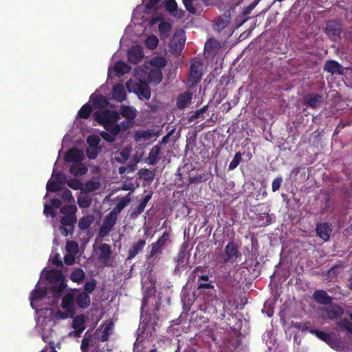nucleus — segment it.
Returning a JSON list of instances; mask_svg holds the SVG:
<instances>
[{"instance_id": "nucleus-1", "label": "nucleus", "mask_w": 352, "mask_h": 352, "mask_svg": "<svg viewBox=\"0 0 352 352\" xmlns=\"http://www.w3.org/2000/svg\"><path fill=\"white\" fill-rule=\"evenodd\" d=\"M41 278H45L47 283L43 287V283L38 282L31 292L30 305L38 315L36 331L41 336L43 340L48 342L50 347L54 349V343L50 338L54 333L55 315L51 308H43L42 306L56 304L66 287V283L63 273L58 270H47L45 268L41 272Z\"/></svg>"}, {"instance_id": "nucleus-2", "label": "nucleus", "mask_w": 352, "mask_h": 352, "mask_svg": "<svg viewBox=\"0 0 352 352\" xmlns=\"http://www.w3.org/2000/svg\"><path fill=\"white\" fill-rule=\"evenodd\" d=\"M136 116L134 107L122 105L120 113L109 109L102 110L94 113V119L105 129L100 135L107 142H113L117 135L133 126Z\"/></svg>"}, {"instance_id": "nucleus-3", "label": "nucleus", "mask_w": 352, "mask_h": 352, "mask_svg": "<svg viewBox=\"0 0 352 352\" xmlns=\"http://www.w3.org/2000/svg\"><path fill=\"white\" fill-rule=\"evenodd\" d=\"M140 69H135V76L140 81L141 83H138L135 80H129L126 82V88L129 92L135 93L140 100H148L151 98V89L148 85L145 83V78L139 76V71Z\"/></svg>"}, {"instance_id": "nucleus-4", "label": "nucleus", "mask_w": 352, "mask_h": 352, "mask_svg": "<svg viewBox=\"0 0 352 352\" xmlns=\"http://www.w3.org/2000/svg\"><path fill=\"white\" fill-rule=\"evenodd\" d=\"M75 312V296L73 293L69 292L63 296L60 309H58L54 314L56 319L64 320L73 317Z\"/></svg>"}, {"instance_id": "nucleus-5", "label": "nucleus", "mask_w": 352, "mask_h": 352, "mask_svg": "<svg viewBox=\"0 0 352 352\" xmlns=\"http://www.w3.org/2000/svg\"><path fill=\"white\" fill-rule=\"evenodd\" d=\"M76 211L77 207L74 204L62 207L60 212L63 214V217L60 220L61 225L74 228V226L77 221Z\"/></svg>"}, {"instance_id": "nucleus-6", "label": "nucleus", "mask_w": 352, "mask_h": 352, "mask_svg": "<svg viewBox=\"0 0 352 352\" xmlns=\"http://www.w3.org/2000/svg\"><path fill=\"white\" fill-rule=\"evenodd\" d=\"M320 314L324 319L333 320L340 317L343 314L342 308L331 302L327 306L319 309Z\"/></svg>"}, {"instance_id": "nucleus-7", "label": "nucleus", "mask_w": 352, "mask_h": 352, "mask_svg": "<svg viewBox=\"0 0 352 352\" xmlns=\"http://www.w3.org/2000/svg\"><path fill=\"white\" fill-rule=\"evenodd\" d=\"M118 217L114 213L109 212L104 219L99 230V235L101 237L107 236L116 225Z\"/></svg>"}, {"instance_id": "nucleus-8", "label": "nucleus", "mask_w": 352, "mask_h": 352, "mask_svg": "<svg viewBox=\"0 0 352 352\" xmlns=\"http://www.w3.org/2000/svg\"><path fill=\"white\" fill-rule=\"evenodd\" d=\"M185 41L184 32L183 31L176 32L170 43L171 52L179 54L184 46Z\"/></svg>"}, {"instance_id": "nucleus-9", "label": "nucleus", "mask_w": 352, "mask_h": 352, "mask_svg": "<svg viewBox=\"0 0 352 352\" xmlns=\"http://www.w3.org/2000/svg\"><path fill=\"white\" fill-rule=\"evenodd\" d=\"M149 302H155L156 300L155 296H153V289H151L148 292L144 294L142 300V305L141 307V320L142 322L147 324L148 320L147 319V315L148 314V308L147 307Z\"/></svg>"}, {"instance_id": "nucleus-10", "label": "nucleus", "mask_w": 352, "mask_h": 352, "mask_svg": "<svg viewBox=\"0 0 352 352\" xmlns=\"http://www.w3.org/2000/svg\"><path fill=\"white\" fill-rule=\"evenodd\" d=\"M224 262H234L240 255L237 245L233 242L230 241L226 246Z\"/></svg>"}, {"instance_id": "nucleus-11", "label": "nucleus", "mask_w": 352, "mask_h": 352, "mask_svg": "<svg viewBox=\"0 0 352 352\" xmlns=\"http://www.w3.org/2000/svg\"><path fill=\"white\" fill-rule=\"evenodd\" d=\"M128 60L131 63L137 64L144 58V52L140 45H135L131 47L127 53Z\"/></svg>"}, {"instance_id": "nucleus-12", "label": "nucleus", "mask_w": 352, "mask_h": 352, "mask_svg": "<svg viewBox=\"0 0 352 352\" xmlns=\"http://www.w3.org/2000/svg\"><path fill=\"white\" fill-rule=\"evenodd\" d=\"M189 258L190 254L186 251V248H182L175 258V262L176 263L175 270L179 272L182 269L184 268L188 265Z\"/></svg>"}, {"instance_id": "nucleus-13", "label": "nucleus", "mask_w": 352, "mask_h": 352, "mask_svg": "<svg viewBox=\"0 0 352 352\" xmlns=\"http://www.w3.org/2000/svg\"><path fill=\"white\" fill-rule=\"evenodd\" d=\"M342 26L339 22L336 21H329L326 25V33L332 39L340 36L342 32Z\"/></svg>"}, {"instance_id": "nucleus-14", "label": "nucleus", "mask_w": 352, "mask_h": 352, "mask_svg": "<svg viewBox=\"0 0 352 352\" xmlns=\"http://www.w3.org/2000/svg\"><path fill=\"white\" fill-rule=\"evenodd\" d=\"M83 159V151L77 148H71L65 155V160L67 162H81Z\"/></svg>"}, {"instance_id": "nucleus-15", "label": "nucleus", "mask_w": 352, "mask_h": 352, "mask_svg": "<svg viewBox=\"0 0 352 352\" xmlns=\"http://www.w3.org/2000/svg\"><path fill=\"white\" fill-rule=\"evenodd\" d=\"M202 76L201 64L199 61L194 62L190 65V72L189 80L192 83H196Z\"/></svg>"}, {"instance_id": "nucleus-16", "label": "nucleus", "mask_w": 352, "mask_h": 352, "mask_svg": "<svg viewBox=\"0 0 352 352\" xmlns=\"http://www.w3.org/2000/svg\"><path fill=\"white\" fill-rule=\"evenodd\" d=\"M157 133L154 129L138 130L134 133V140L136 142L150 140L155 138Z\"/></svg>"}, {"instance_id": "nucleus-17", "label": "nucleus", "mask_w": 352, "mask_h": 352, "mask_svg": "<svg viewBox=\"0 0 352 352\" xmlns=\"http://www.w3.org/2000/svg\"><path fill=\"white\" fill-rule=\"evenodd\" d=\"M145 245V239H139L137 242L133 243L128 250L127 260H131L135 257L136 255L143 250Z\"/></svg>"}, {"instance_id": "nucleus-18", "label": "nucleus", "mask_w": 352, "mask_h": 352, "mask_svg": "<svg viewBox=\"0 0 352 352\" xmlns=\"http://www.w3.org/2000/svg\"><path fill=\"white\" fill-rule=\"evenodd\" d=\"M145 4V12L152 14L162 8L165 0H142Z\"/></svg>"}, {"instance_id": "nucleus-19", "label": "nucleus", "mask_w": 352, "mask_h": 352, "mask_svg": "<svg viewBox=\"0 0 352 352\" xmlns=\"http://www.w3.org/2000/svg\"><path fill=\"white\" fill-rule=\"evenodd\" d=\"M131 69V67L122 61L117 62L114 67H109L108 69L109 76L111 74L112 72H115L118 76H121L128 73Z\"/></svg>"}, {"instance_id": "nucleus-20", "label": "nucleus", "mask_w": 352, "mask_h": 352, "mask_svg": "<svg viewBox=\"0 0 352 352\" xmlns=\"http://www.w3.org/2000/svg\"><path fill=\"white\" fill-rule=\"evenodd\" d=\"M317 234L324 241H327L329 239L332 232L331 225L327 223H319L316 226Z\"/></svg>"}, {"instance_id": "nucleus-21", "label": "nucleus", "mask_w": 352, "mask_h": 352, "mask_svg": "<svg viewBox=\"0 0 352 352\" xmlns=\"http://www.w3.org/2000/svg\"><path fill=\"white\" fill-rule=\"evenodd\" d=\"M324 69L331 74H342L344 69L337 61L327 60L324 65Z\"/></svg>"}, {"instance_id": "nucleus-22", "label": "nucleus", "mask_w": 352, "mask_h": 352, "mask_svg": "<svg viewBox=\"0 0 352 352\" xmlns=\"http://www.w3.org/2000/svg\"><path fill=\"white\" fill-rule=\"evenodd\" d=\"M98 250L100 251L99 260L107 265L111 255V246L107 243H102L99 246Z\"/></svg>"}, {"instance_id": "nucleus-23", "label": "nucleus", "mask_w": 352, "mask_h": 352, "mask_svg": "<svg viewBox=\"0 0 352 352\" xmlns=\"http://www.w3.org/2000/svg\"><path fill=\"white\" fill-rule=\"evenodd\" d=\"M149 251L146 255V258L148 260H156L160 258V256L162 254V249L155 242L151 243L149 246Z\"/></svg>"}, {"instance_id": "nucleus-24", "label": "nucleus", "mask_w": 352, "mask_h": 352, "mask_svg": "<svg viewBox=\"0 0 352 352\" xmlns=\"http://www.w3.org/2000/svg\"><path fill=\"white\" fill-rule=\"evenodd\" d=\"M112 96L114 100L122 102L126 99V91L123 85H116L112 90Z\"/></svg>"}, {"instance_id": "nucleus-25", "label": "nucleus", "mask_w": 352, "mask_h": 352, "mask_svg": "<svg viewBox=\"0 0 352 352\" xmlns=\"http://www.w3.org/2000/svg\"><path fill=\"white\" fill-rule=\"evenodd\" d=\"M192 96V94L188 91L179 96L177 99V107L180 109L186 108L191 103Z\"/></svg>"}, {"instance_id": "nucleus-26", "label": "nucleus", "mask_w": 352, "mask_h": 352, "mask_svg": "<svg viewBox=\"0 0 352 352\" xmlns=\"http://www.w3.org/2000/svg\"><path fill=\"white\" fill-rule=\"evenodd\" d=\"M162 79V72L160 69H151L148 74V81L153 85H158Z\"/></svg>"}, {"instance_id": "nucleus-27", "label": "nucleus", "mask_w": 352, "mask_h": 352, "mask_svg": "<svg viewBox=\"0 0 352 352\" xmlns=\"http://www.w3.org/2000/svg\"><path fill=\"white\" fill-rule=\"evenodd\" d=\"M314 298L318 303L327 305L331 302L332 298L323 290H317L314 294Z\"/></svg>"}, {"instance_id": "nucleus-28", "label": "nucleus", "mask_w": 352, "mask_h": 352, "mask_svg": "<svg viewBox=\"0 0 352 352\" xmlns=\"http://www.w3.org/2000/svg\"><path fill=\"white\" fill-rule=\"evenodd\" d=\"M131 197L129 193L125 197H123L119 199L118 204L111 211V212L114 213V214L118 217V214L131 202Z\"/></svg>"}, {"instance_id": "nucleus-29", "label": "nucleus", "mask_w": 352, "mask_h": 352, "mask_svg": "<svg viewBox=\"0 0 352 352\" xmlns=\"http://www.w3.org/2000/svg\"><path fill=\"white\" fill-rule=\"evenodd\" d=\"M161 151V148L159 145L154 146L149 152L148 157L146 159L148 164L154 165L159 160V155Z\"/></svg>"}, {"instance_id": "nucleus-30", "label": "nucleus", "mask_w": 352, "mask_h": 352, "mask_svg": "<svg viewBox=\"0 0 352 352\" xmlns=\"http://www.w3.org/2000/svg\"><path fill=\"white\" fill-rule=\"evenodd\" d=\"M75 300L78 305L83 309L87 308L90 305V297L86 292H80L76 297Z\"/></svg>"}, {"instance_id": "nucleus-31", "label": "nucleus", "mask_w": 352, "mask_h": 352, "mask_svg": "<svg viewBox=\"0 0 352 352\" xmlns=\"http://www.w3.org/2000/svg\"><path fill=\"white\" fill-rule=\"evenodd\" d=\"M149 65L154 69L162 70L167 65V60L164 56H155L149 60Z\"/></svg>"}, {"instance_id": "nucleus-32", "label": "nucleus", "mask_w": 352, "mask_h": 352, "mask_svg": "<svg viewBox=\"0 0 352 352\" xmlns=\"http://www.w3.org/2000/svg\"><path fill=\"white\" fill-rule=\"evenodd\" d=\"M69 172L71 174H72L73 175H75V176L84 175L87 172V168L83 164H81L80 162H78V163L72 164L70 166Z\"/></svg>"}, {"instance_id": "nucleus-33", "label": "nucleus", "mask_w": 352, "mask_h": 352, "mask_svg": "<svg viewBox=\"0 0 352 352\" xmlns=\"http://www.w3.org/2000/svg\"><path fill=\"white\" fill-rule=\"evenodd\" d=\"M306 102L311 107L316 108L320 105L322 99L320 95L309 94L305 97Z\"/></svg>"}, {"instance_id": "nucleus-34", "label": "nucleus", "mask_w": 352, "mask_h": 352, "mask_svg": "<svg viewBox=\"0 0 352 352\" xmlns=\"http://www.w3.org/2000/svg\"><path fill=\"white\" fill-rule=\"evenodd\" d=\"M100 187V183L96 179H91L82 185V192H93Z\"/></svg>"}, {"instance_id": "nucleus-35", "label": "nucleus", "mask_w": 352, "mask_h": 352, "mask_svg": "<svg viewBox=\"0 0 352 352\" xmlns=\"http://www.w3.org/2000/svg\"><path fill=\"white\" fill-rule=\"evenodd\" d=\"M85 318L83 315H78L73 319L72 327L74 329H78L82 332L85 329Z\"/></svg>"}, {"instance_id": "nucleus-36", "label": "nucleus", "mask_w": 352, "mask_h": 352, "mask_svg": "<svg viewBox=\"0 0 352 352\" xmlns=\"http://www.w3.org/2000/svg\"><path fill=\"white\" fill-rule=\"evenodd\" d=\"M171 241L170 239V233L168 231H165L162 235L155 241V243L160 245L162 249H165L170 243Z\"/></svg>"}, {"instance_id": "nucleus-37", "label": "nucleus", "mask_w": 352, "mask_h": 352, "mask_svg": "<svg viewBox=\"0 0 352 352\" xmlns=\"http://www.w3.org/2000/svg\"><path fill=\"white\" fill-rule=\"evenodd\" d=\"M94 221V217L91 215H87L82 217L79 222L78 227L80 230H87Z\"/></svg>"}, {"instance_id": "nucleus-38", "label": "nucleus", "mask_w": 352, "mask_h": 352, "mask_svg": "<svg viewBox=\"0 0 352 352\" xmlns=\"http://www.w3.org/2000/svg\"><path fill=\"white\" fill-rule=\"evenodd\" d=\"M91 204V199L89 196L82 194L78 197V204L81 208H87Z\"/></svg>"}, {"instance_id": "nucleus-39", "label": "nucleus", "mask_w": 352, "mask_h": 352, "mask_svg": "<svg viewBox=\"0 0 352 352\" xmlns=\"http://www.w3.org/2000/svg\"><path fill=\"white\" fill-rule=\"evenodd\" d=\"M145 46L149 50H155L158 45L159 40L156 36L151 35L145 40Z\"/></svg>"}, {"instance_id": "nucleus-40", "label": "nucleus", "mask_w": 352, "mask_h": 352, "mask_svg": "<svg viewBox=\"0 0 352 352\" xmlns=\"http://www.w3.org/2000/svg\"><path fill=\"white\" fill-rule=\"evenodd\" d=\"M85 273L82 269L78 268L74 270L70 276V278L75 283H80L84 280Z\"/></svg>"}, {"instance_id": "nucleus-41", "label": "nucleus", "mask_w": 352, "mask_h": 352, "mask_svg": "<svg viewBox=\"0 0 352 352\" xmlns=\"http://www.w3.org/2000/svg\"><path fill=\"white\" fill-rule=\"evenodd\" d=\"M310 333L315 335L318 338L325 342L326 343L330 342V338L332 336V335L329 333L315 329H311Z\"/></svg>"}, {"instance_id": "nucleus-42", "label": "nucleus", "mask_w": 352, "mask_h": 352, "mask_svg": "<svg viewBox=\"0 0 352 352\" xmlns=\"http://www.w3.org/2000/svg\"><path fill=\"white\" fill-rule=\"evenodd\" d=\"M208 277L206 275H202L199 278L198 289H214V286L208 282Z\"/></svg>"}, {"instance_id": "nucleus-43", "label": "nucleus", "mask_w": 352, "mask_h": 352, "mask_svg": "<svg viewBox=\"0 0 352 352\" xmlns=\"http://www.w3.org/2000/svg\"><path fill=\"white\" fill-rule=\"evenodd\" d=\"M92 109L88 104H84L78 112V116L82 118L87 119L89 117Z\"/></svg>"}, {"instance_id": "nucleus-44", "label": "nucleus", "mask_w": 352, "mask_h": 352, "mask_svg": "<svg viewBox=\"0 0 352 352\" xmlns=\"http://www.w3.org/2000/svg\"><path fill=\"white\" fill-rule=\"evenodd\" d=\"M159 32L162 35L168 36L171 30L170 23L166 21H161L158 25Z\"/></svg>"}, {"instance_id": "nucleus-45", "label": "nucleus", "mask_w": 352, "mask_h": 352, "mask_svg": "<svg viewBox=\"0 0 352 352\" xmlns=\"http://www.w3.org/2000/svg\"><path fill=\"white\" fill-rule=\"evenodd\" d=\"M66 251L68 253H71L76 255L79 252L78 244L73 241H69L66 243Z\"/></svg>"}, {"instance_id": "nucleus-46", "label": "nucleus", "mask_w": 352, "mask_h": 352, "mask_svg": "<svg viewBox=\"0 0 352 352\" xmlns=\"http://www.w3.org/2000/svg\"><path fill=\"white\" fill-rule=\"evenodd\" d=\"M90 100L96 107H99L106 102L105 98L100 94H93L90 96Z\"/></svg>"}, {"instance_id": "nucleus-47", "label": "nucleus", "mask_w": 352, "mask_h": 352, "mask_svg": "<svg viewBox=\"0 0 352 352\" xmlns=\"http://www.w3.org/2000/svg\"><path fill=\"white\" fill-rule=\"evenodd\" d=\"M46 189L50 192H58L60 190V184L55 180L50 179L46 185Z\"/></svg>"}, {"instance_id": "nucleus-48", "label": "nucleus", "mask_w": 352, "mask_h": 352, "mask_svg": "<svg viewBox=\"0 0 352 352\" xmlns=\"http://www.w3.org/2000/svg\"><path fill=\"white\" fill-rule=\"evenodd\" d=\"M91 340V335L88 332H86L81 343L82 352H87L89 347V343Z\"/></svg>"}, {"instance_id": "nucleus-49", "label": "nucleus", "mask_w": 352, "mask_h": 352, "mask_svg": "<svg viewBox=\"0 0 352 352\" xmlns=\"http://www.w3.org/2000/svg\"><path fill=\"white\" fill-rule=\"evenodd\" d=\"M190 182L192 184H198L206 182L208 179V176L206 173H201L195 176L190 177Z\"/></svg>"}, {"instance_id": "nucleus-50", "label": "nucleus", "mask_w": 352, "mask_h": 352, "mask_svg": "<svg viewBox=\"0 0 352 352\" xmlns=\"http://www.w3.org/2000/svg\"><path fill=\"white\" fill-rule=\"evenodd\" d=\"M67 186L74 190H80L82 191V184L76 179H69L67 180Z\"/></svg>"}, {"instance_id": "nucleus-51", "label": "nucleus", "mask_w": 352, "mask_h": 352, "mask_svg": "<svg viewBox=\"0 0 352 352\" xmlns=\"http://www.w3.org/2000/svg\"><path fill=\"white\" fill-rule=\"evenodd\" d=\"M241 154L240 152H238L236 153L234 156V158L232 159V160L230 162V164H229V166H228V168L229 170H234V168H236L238 165L240 164V162H241Z\"/></svg>"}, {"instance_id": "nucleus-52", "label": "nucleus", "mask_w": 352, "mask_h": 352, "mask_svg": "<svg viewBox=\"0 0 352 352\" xmlns=\"http://www.w3.org/2000/svg\"><path fill=\"white\" fill-rule=\"evenodd\" d=\"M332 349L341 351L343 349L342 343L336 338L331 336L330 338V342L327 343Z\"/></svg>"}, {"instance_id": "nucleus-53", "label": "nucleus", "mask_w": 352, "mask_h": 352, "mask_svg": "<svg viewBox=\"0 0 352 352\" xmlns=\"http://www.w3.org/2000/svg\"><path fill=\"white\" fill-rule=\"evenodd\" d=\"M165 7L166 10L171 14L175 15L174 13L176 11L177 5L175 0H165Z\"/></svg>"}, {"instance_id": "nucleus-54", "label": "nucleus", "mask_w": 352, "mask_h": 352, "mask_svg": "<svg viewBox=\"0 0 352 352\" xmlns=\"http://www.w3.org/2000/svg\"><path fill=\"white\" fill-rule=\"evenodd\" d=\"M87 142L89 146L97 147L100 142V138L97 135H91L87 138Z\"/></svg>"}, {"instance_id": "nucleus-55", "label": "nucleus", "mask_w": 352, "mask_h": 352, "mask_svg": "<svg viewBox=\"0 0 352 352\" xmlns=\"http://www.w3.org/2000/svg\"><path fill=\"white\" fill-rule=\"evenodd\" d=\"M98 147H92L89 146L86 150V154L89 159L94 160L97 157L98 155Z\"/></svg>"}, {"instance_id": "nucleus-56", "label": "nucleus", "mask_w": 352, "mask_h": 352, "mask_svg": "<svg viewBox=\"0 0 352 352\" xmlns=\"http://www.w3.org/2000/svg\"><path fill=\"white\" fill-rule=\"evenodd\" d=\"M52 177H54V179L60 184H64L67 182V177L62 173H58L55 174L54 170L52 173Z\"/></svg>"}, {"instance_id": "nucleus-57", "label": "nucleus", "mask_w": 352, "mask_h": 352, "mask_svg": "<svg viewBox=\"0 0 352 352\" xmlns=\"http://www.w3.org/2000/svg\"><path fill=\"white\" fill-rule=\"evenodd\" d=\"M145 206L143 204L140 203V204L131 212L130 214V217L132 219L137 218L144 210L145 208Z\"/></svg>"}, {"instance_id": "nucleus-58", "label": "nucleus", "mask_w": 352, "mask_h": 352, "mask_svg": "<svg viewBox=\"0 0 352 352\" xmlns=\"http://www.w3.org/2000/svg\"><path fill=\"white\" fill-rule=\"evenodd\" d=\"M49 261L56 266L62 265V261L60 260V254L58 253H54V252H52V253L50 255Z\"/></svg>"}, {"instance_id": "nucleus-59", "label": "nucleus", "mask_w": 352, "mask_h": 352, "mask_svg": "<svg viewBox=\"0 0 352 352\" xmlns=\"http://www.w3.org/2000/svg\"><path fill=\"white\" fill-rule=\"evenodd\" d=\"M194 0H182L186 9L191 14H195L197 13L196 8L192 5Z\"/></svg>"}, {"instance_id": "nucleus-60", "label": "nucleus", "mask_w": 352, "mask_h": 352, "mask_svg": "<svg viewBox=\"0 0 352 352\" xmlns=\"http://www.w3.org/2000/svg\"><path fill=\"white\" fill-rule=\"evenodd\" d=\"M96 286V283L94 280L87 281L84 284V289L85 290L86 293H91L95 289Z\"/></svg>"}, {"instance_id": "nucleus-61", "label": "nucleus", "mask_w": 352, "mask_h": 352, "mask_svg": "<svg viewBox=\"0 0 352 352\" xmlns=\"http://www.w3.org/2000/svg\"><path fill=\"white\" fill-rule=\"evenodd\" d=\"M338 325L340 327H343L349 332H351L352 333V323L349 322L348 320H342L339 323Z\"/></svg>"}, {"instance_id": "nucleus-62", "label": "nucleus", "mask_w": 352, "mask_h": 352, "mask_svg": "<svg viewBox=\"0 0 352 352\" xmlns=\"http://www.w3.org/2000/svg\"><path fill=\"white\" fill-rule=\"evenodd\" d=\"M283 182V179L281 177H276L275 178L272 184V188L273 192H276L279 190L281 183Z\"/></svg>"}, {"instance_id": "nucleus-63", "label": "nucleus", "mask_w": 352, "mask_h": 352, "mask_svg": "<svg viewBox=\"0 0 352 352\" xmlns=\"http://www.w3.org/2000/svg\"><path fill=\"white\" fill-rule=\"evenodd\" d=\"M75 254L67 252L64 256V262L66 265H72L75 261Z\"/></svg>"}, {"instance_id": "nucleus-64", "label": "nucleus", "mask_w": 352, "mask_h": 352, "mask_svg": "<svg viewBox=\"0 0 352 352\" xmlns=\"http://www.w3.org/2000/svg\"><path fill=\"white\" fill-rule=\"evenodd\" d=\"M263 313H265L267 316L271 317L274 314L273 308L271 307L270 303L266 302L264 304L263 308L262 309Z\"/></svg>"}]
</instances>
